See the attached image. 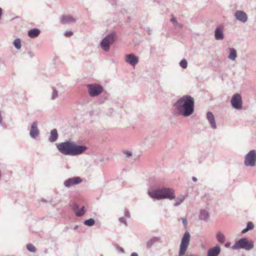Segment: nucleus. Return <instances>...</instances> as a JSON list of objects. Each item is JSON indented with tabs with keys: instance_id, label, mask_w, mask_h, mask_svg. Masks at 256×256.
I'll list each match as a JSON object with an SVG mask.
<instances>
[{
	"instance_id": "1",
	"label": "nucleus",
	"mask_w": 256,
	"mask_h": 256,
	"mask_svg": "<svg viewBox=\"0 0 256 256\" xmlns=\"http://www.w3.org/2000/svg\"><path fill=\"white\" fill-rule=\"evenodd\" d=\"M176 114L184 117H188L194 111V101L192 97L186 95L178 99L174 104Z\"/></svg>"
},
{
	"instance_id": "2",
	"label": "nucleus",
	"mask_w": 256,
	"mask_h": 256,
	"mask_svg": "<svg viewBox=\"0 0 256 256\" xmlns=\"http://www.w3.org/2000/svg\"><path fill=\"white\" fill-rule=\"evenodd\" d=\"M56 146L61 154L72 156L81 154L88 148L86 146L76 144L70 140L56 144Z\"/></svg>"
},
{
	"instance_id": "3",
	"label": "nucleus",
	"mask_w": 256,
	"mask_h": 256,
	"mask_svg": "<svg viewBox=\"0 0 256 256\" xmlns=\"http://www.w3.org/2000/svg\"><path fill=\"white\" fill-rule=\"evenodd\" d=\"M152 190H148V196L153 199L157 200L169 199L172 200L175 198L174 190V189L165 186L158 187Z\"/></svg>"
},
{
	"instance_id": "4",
	"label": "nucleus",
	"mask_w": 256,
	"mask_h": 256,
	"mask_svg": "<svg viewBox=\"0 0 256 256\" xmlns=\"http://www.w3.org/2000/svg\"><path fill=\"white\" fill-rule=\"evenodd\" d=\"M254 246V242L249 240L247 238H242L237 240L232 246V250L244 249L249 250L253 248Z\"/></svg>"
},
{
	"instance_id": "5",
	"label": "nucleus",
	"mask_w": 256,
	"mask_h": 256,
	"mask_svg": "<svg viewBox=\"0 0 256 256\" xmlns=\"http://www.w3.org/2000/svg\"><path fill=\"white\" fill-rule=\"evenodd\" d=\"M190 233L188 231H186L182 238L178 256H184L185 255L190 244Z\"/></svg>"
},
{
	"instance_id": "6",
	"label": "nucleus",
	"mask_w": 256,
	"mask_h": 256,
	"mask_svg": "<svg viewBox=\"0 0 256 256\" xmlns=\"http://www.w3.org/2000/svg\"><path fill=\"white\" fill-rule=\"evenodd\" d=\"M116 32H112L107 34L100 42V46L101 48L105 52H108L110 50V44L114 42Z\"/></svg>"
},
{
	"instance_id": "7",
	"label": "nucleus",
	"mask_w": 256,
	"mask_h": 256,
	"mask_svg": "<svg viewBox=\"0 0 256 256\" xmlns=\"http://www.w3.org/2000/svg\"><path fill=\"white\" fill-rule=\"evenodd\" d=\"M256 164V150H250L244 156V164L246 166H254Z\"/></svg>"
},
{
	"instance_id": "8",
	"label": "nucleus",
	"mask_w": 256,
	"mask_h": 256,
	"mask_svg": "<svg viewBox=\"0 0 256 256\" xmlns=\"http://www.w3.org/2000/svg\"><path fill=\"white\" fill-rule=\"evenodd\" d=\"M87 88L90 96L92 97L99 95L104 90L103 87L97 84H88Z\"/></svg>"
},
{
	"instance_id": "9",
	"label": "nucleus",
	"mask_w": 256,
	"mask_h": 256,
	"mask_svg": "<svg viewBox=\"0 0 256 256\" xmlns=\"http://www.w3.org/2000/svg\"><path fill=\"white\" fill-rule=\"evenodd\" d=\"M230 104L235 109H242V103L241 96L238 93L234 94L231 98Z\"/></svg>"
},
{
	"instance_id": "10",
	"label": "nucleus",
	"mask_w": 256,
	"mask_h": 256,
	"mask_svg": "<svg viewBox=\"0 0 256 256\" xmlns=\"http://www.w3.org/2000/svg\"><path fill=\"white\" fill-rule=\"evenodd\" d=\"M82 182V180L80 177L75 176L66 180L64 182V185L66 188H70L74 185L81 183Z\"/></svg>"
},
{
	"instance_id": "11",
	"label": "nucleus",
	"mask_w": 256,
	"mask_h": 256,
	"mask_svg": "<svg viewBox=\"0 0 256 256\" xmlns=\"http://www.w3.org/2000/svg\"><path fill=\"white\" fill-rule=\"evenodd\" d=\"M125 61L132 66H135L139 61V58L134 54H126L125 56Z\"/></svg>"
},
{
	"instance_id": "12",
	"label": "nucleus",
	"mask_w": 256,
	"mask_h": 256,
	"mask_svg": "<svg viewBox=\"0 0 256 256\" xmlns=\"http://www.w3.org/2000/svg\"><path fill=\"white\" fill-rule=\"evenodd\" d=\"M40 134V131L38 128V122H34L32 123L30 130V136L31 138L36 139Z\"/></svg>"
},
{
	"instance_id": "13",
	"label": "nucleus",
	"mask_w": 256,
	"mask_h": 256,
	"mask_svg": "<svg viewBox=\"0 0 256 256\" xmlns=\"http://www.w3.org/2000/svg\"><path fill=\"white\" fill-rule=\"evenodd\" d=\"M214 38L216 40H222L224 39V26H218L214 30Z\"/></svg>"
},
{
	"instance_id": "14",
	"label": "nucleus",
	"mask_w": 256,
	"mask_h": 256,
	"mask_svg": "<svg viewBox=\"0 0 256 256\" xmlns=\"http://www.w3.org/2000/svg\"><path fill=\"white\" fill-rule=\"evenodd\" d=\"M236 19L242 22H246L248 20L246 14L242 10H237L234 14Z\"/></svg>"
},
{
	"instance_id": "15",
	"label": "nucleus",
	"mask_w": 256,
	"mask_h": 256,
	"mask_svg": "<svg viewBox=\"0 0 256 256\" xmlns=\"http://www.w3.org/2000/svg\"><path fill=\"white\" fill-rule=\"evenodd\" d=\"M220 246L216 244L208 250L207 256H218L220 252Z\"/></svg>"
},
{
	"instance_id": "16",
	"label": "nucleus",
	"mask_w": 256,
	"mask_h": 256,
	"mask_svg": "<svg viewBox=\"0 0 256 256\" xmlns=\"http://www.w3.org/2000/svg\"><path fill=\"white\" fill-rule=\"evenodd\" d=\"M76 21V19L70 16H62L60 18V22L64 24L75 22Z\"/></svg>"
},
{
	"instance_id": "17",
	"label": "nucleus",
	"mask_w": 256,
	"mask_h": 256,
	"mask_svg": "<svg viewBox=\"0 0 256 256\" xmlns=\"http://www.w3.org/2000/svg\"><path fill=\"white\" fill-rule=\"evenodd\" d=\"M206 118L213 129L216 128V124L214 114L212 112H208L206 114Z\"/></svg>"
},
{
	"instance_id": "18",
	"label": "nucleus",
	"mask_w": 256,
	"mask_h": 256,
	"mask_svg": "<svg viewBox=\"0 0 256 256\" xmlns=\"http://www.w3.org/2000/svg\"><path fill=\"white\" fill-rule=\"evenodd\" d=\"M58 134L57 130L54 128L51 130L50 136L48 138V141L50 142H56L58 138Z\"/></svg>"
},
{
	"instance_id": "19",
	"label": "nucleus",
	"mask_w": 256,
	"mask_h": 256,
	"mask_svg": "<svg viewBox=\"0 0 256 256\" xmlns=\"http://www.w3.org/2000/svg\"><path fill=\"white\" fill-rule=\"evenodd\" d=\"M160 238L158 236H154L152 237V238H150V240H148L146 242V246L147 248H152V246L157 242H160Z\"/></svg>"
},
{
	"instance_id": "20",
	"label": "nucleus",
	"mask_w": 256,
	"mask_h": 256,
	"mask_svg": "<svg viewBox=\"0 0 256 256\" xmlns=\"http://www.w3.org/2000/svg\"><path fill=\"white\" fill-rule=\"evenodd\" d=\"M40 33V30L39 29L34 28L28 30V34L30 38H35L37 37Z\"/></svg>"
},
{
	"instance_id": "21",
	"label": "nucleus",
	"mask_w": 256,
	"mask_h": 256,
	"mask_svg": "<svg viewBox=\"0 0 256 256\" xmlns=\"http://www.w3.org/2000/svg\"><path fill=\"white\" fill-rule=\"evenodd\" d=\"M208 212L205 210H202L200 212L199 219L201 220L207 221L209 218Z\"/></svg>"
},
{
	"instance_id": "22",
	"label": "nucleus",
	"mask_w": 256,
	"mask_h": 256,
	"mask_svg": "<svg viewBox=\"0 0 256 256\" xmlns=\"http://www.w3.org/2000/svg\"><path fill=\"white\" fill-rule=\"evenodd\" d=\"M230 54L228 58L231 60H234L237 56L236 51L234 48H229Z\"/></svg>"
},
{
	"instance_id": "23",
	"label": "nucleus",
	"mask_w": 256,
	"mask_h": 256,
	"mask_svg": "<svg viewBox=\"0 0 256 256\" xmlns=\"http://www.w3.org/2000/svg\"><path fill=\"white\" fill-rule=\"evenodd\" d=\"M217 240L220 244H224L225 242V236L220 232H218L216 235Z\"/></svg>"
},
{
	"instance_id": "24",
	"label": "nucleus",
	"mask_w": 256,
	"mask_h": 256,
	"mask_svg": "<svg viewBox=\"0 0 256 256\" xmlns=\"http://www.w3.org/2000/svg\"><path fill=\"white\" fill-rule=\"evenodd\" d=\"M86 210L84 206H82L80 210H78L75 213V214L78 217L82 216L86 213Z\"/></svg>"
},
{
	"instance_id": "25",
	"label": "nucleus",
	"mask_w": 256,
	"mask_h": 256,
	"mask_svg": "<svg viewBox=\"0 0 256 256\" xmlns=\"http://www.w3.org/2000/svg\"><path fill=\"white\" fill-rule=\"evenodd\" d=\"M186 196H182L178 198L176 200V202L174 204L175 206H178L180 205L185 200Z\"/></svg>"
},
{
	"instance_id": "26",
	"label": "nucleus",
	"mask_w": 256,
	"mask_h": 256,
	"mask_svg": "<svg viewBox=\"0 0 256 256\" xmlns=\"http://www.w3.org/2000/svg\"><path fill=\"white\" fill-rule=\"evenodd\" d=\"M13 44L17 50H20L21 48V40L19 38H16Z\"/></svg>"
},
{
	"instance_id": "27",
	"label": "nucleus",
	"mask_w": 256,
	"mask_h": 256,
	"mask_svg": "<svg viewBox=\"0 0 256 256\" xmlns=\"http://www.w3.org/2000/svg\"><path fill=\"white\" fill-rule=\"evenodd\" d=\"M95 220L94 218H90L85 220L84 222V224L87 226H92L94 225Z\"/></svg>"
},
{
	"instance_id": "28",
	"label": "nucleus",
	"mask_w": 256,
	"mask_h": 256,
	"mask_svg": "<svg viewBox=\"0 0 256 256\" xmlns=\"http://www.w3.org/2000/svg\"><path fill=\"white\" fill-rule=\"evenodd\" d=\"M52 92L51 96L52 100H55L58 97V90L54 87L52 88Z\"/></svg>"
},
{
	"instance_id": "29",
	"label": "nucleus",
	"mask_w": 256,
	"mask_h": 256,
	"mask_svg": "<svg viewBox=\"0 0 256 256\" xmlns=\"http://www.w3.org/2000/svg\"><path fill=\"white\" fill-rule=\"evenodd\" d=\"M180 66L182 68H186L188 66V62L186 59H183L180 62Z\"/></svg>"
},
{
	"instance_id": "30",
	"label": "nucleus",
	"mask_w": 256,
	"mask_h": 256,
	"mask_svg": "<svg viewBox=\"0 0 256 256\" xmlns=\"http://www.w3.org/2000/svg\"><path fill=\"white\" fill-rule=\"evenodd\" d=\"M28 250L30 252H35L36 250V248L31 244H28L26 245Z\"/></svg>"
},
{
	"instance_id": "31",
	"label": "nucleus",
	"mask_w": 256,
	"mask_h": 256,
	"mask_svg": "<svg viewBox=\"0 0 256 256\" xmlns=\"http://www.w3.org/2000/svg\"><path fill=\"white\" fill-rule=\"evenodd\" d=\"M254 228V224L252 222H248L246 228L248 230H253Z\"/></svg>"
},
{
	"instance_id": "32",
	"label": "nucleus",
	"mask_w": 256,
	"mask_h": 256,
	"mask_svg": "<svg viewBox=\"0 0 256 256\" xmlns=\"http://www.w3.org/2000/svg\"><path fill=\"white\" fill-rule=\"evenodd\" d=\"M71 208H72V209L75 212V213L78 210V206L76 203H74L71 206Z\"/></svg>"
},
{
	"instance_id": "33",
	"label": "nucleus",
	"mask_w": 256,
	"mask_h": 256,
	"mask_svg": "<svg viewBox=\"0 0 256 256\" xmlns=\"http://www.w3.org/2000/svg\"><path fill=\"white\" fill-rule=\"evenodd\" d=\"M118 221L122 223L123 224H124L126 226H128L127 222H126V218H124V217H120V218H119Z\"/></svg>"
},
{
	"instance_id": "34",
	"label": "nucleus",
	"mask_w": 256,
	"mask_h": 256,
	"mask_svg": "<svg viewBox=\"0 0 256 256\" xmlns=\"http://www.w3.org/2000/svg\"><path fill=\"white\" fill-rule=\"evenodd\" d=\"M124 216L128 218H130V213L127 209L124 210Z\"/></svg>"
},
{
	"instance_id": "35",
	"label": "nucleus",
	"mask_w": 256,
	"mask_h": 256,
	"mask_svg": "<svg viewBox=\"0 0 256 256\" xmlns=\"http://www.w3.org/2000/svg\"><path fill=\"white\" fill-rule=\"evenodd\" d=\"M73 34L72 31H66L64 33V35L66 37H68L71 36Z\"/></svg>"
},
{
	"instance_id": "36",
	"label": "nucleus",
	"mask_w": 256,
	"mask_h": 256,
	"mask_svg": "<svg viewBox=\"0 0 256 256\" xmlns=\"http://www.w3.org/2000/svg\"><path fill=\"white\" fill-rule=\"evenodd\" d=\"M182 222L184 224V227H186L187 225H188V221H187L186 218H182Z\"/></svg>"
},
{
	"instance_id": "37",
	"label": "nucleus",
	"mask_w": 256,
	"mask_h": 256,
	"mask_svg": "<svg viewBox=\"0 0 256 256\" xmlns=\"http://www.w3.org/2000/svg\"><path fill=\"white\" fill-rule=\"evenodd\" d=\"M170 21L172 23H173L175 26H176V24H178V22H177V20H176V18H174V16H172V17L171 18V19H170Z\"/></svg>"
},
{
	"instance_id": "38",
	"label": "nucleus",
	"mask_w": 256,
	"mask_h": 256,
	"mask_svg": "<svg viewBox=\"0 0 256 256\" xmlns=\"http://www.w3.org/2000/svg\"><path fill=\"white\" fill-rule=\"evenodd\" d=\"M28 54L30 58H33L34 56V54L32 51H29L28 52Z\"/></svg>"
},
{
	"instance_id": "39",
	"label": "nucleus",
	"mask_w": 256,
	"mask_h": 256,
	"mask_svg": "<svg viewBox=\"0 0 256 256\" xmlns=\"http://www.w3.org/2000/svg\"><path fill=\"white\" fill-rule=\"evenodd\" d=\"M248 231H249L248 230H247V228H244L242 231V234H245L246 233V232H248Z\"/></svg>"
},
{
	"instance_id": "40",
	"label": "nucleus",
	"mask_w": 256,
	"mask_h": 256,
	"mask_svg": "<svg viewBox=\"0 0 256 256\" xmlns=\"http://www.w3.org/2000/svg\"><path fill=\"white\" fill-rule=\"evenodd\" d=\"M126 156L128 158H129L131 156H132V153L130 152H127L126 153Z\"/></svg>"
},
{
	"instance_id": "41",
	"label": "nucleus",
	"mask_w": 256,
	"mask_h": 256,
	"mask_svg": "<svg viewBox=\"0 0 256 256\" xmlns=\"http://www.w3.org/2000/svg\"><path fill=\"white\" fill-rule=\"evenodd\" d=\"M130 256H138V255L136 252H134L131 254Z\"/></svg>"
},
{
	"instance_id": "42",
	"label": "nucleus",
	"mask_w": 256,
	"mask_h": 256,
	"mask_svg": "<svg viewBox=\"0 0 256 256\" xmlns=\"http://www.w3.org/2000/svg\"><path fill=\"white\" fill-rule=\"evenodd\" d=\"M176 26H178L180 27V28H182L183 26L182 24L178 23V24H176Z\"/></svg>"
},
{
	"instance_id": "43",
	"label": "nucleus",
	"mask_w": 256,
	"mask_h": 256,
	"mask_svg": "<svg viewBox=\"0 0 256 256\" xmlns=\"http://www.w3.org/2000/svg\"><path fill=\"white\" fill-rule=\"evenodd\" d=\"M192 180H194V182H196L197 181V178H196L194 177V176H193L192 178Z\"/></svg>"
},
{
	"instance_id": "44",
	"label": "nucleus",
	"mask_w": 256,
	"mask_h": 256,
	"mask_svg": "<svg viewBox=\"0 0 256 256\" xmlns=\"http://www.w3.org/2000/svg\"><path fill=\"white\" fill-rule=\"evenodd\" d=\"M119 250L120 252H124V250L122 248H120Z\"/></svg>"
},
{
	"instance_id": "45",
	"label": "nucleus",
	"mask_w": 256,
	"mask_h": 256,
	"mask_svg": "<svg viewBox=\"0 0 256 256\" xmlns=\"http://www.w3.org/2000/svg\"><path fill=\"white\" fill-rule=\"evenodd\" d=\"M230 243H229V242L226 243V247L230 245Z\"/></svg>"
},
{
	"instance_id": "46",
	"label": "nucleus",
	"mask_w": 256,
	"mask_h": 256,
	"mask_svg": "<svg viewBox=\"0 0 256 256\" xmlns=\"http://www.w3.org/2000/svg\"><path fill=\"white\" fill-rule=\"evenodd\" d=\"M78 227V226H75L74 228V229H75V230L77 229Z\"/></svg>"
}]
</instances>
